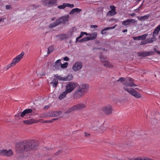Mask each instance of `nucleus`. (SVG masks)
Masks as SVG:
<instances>
[{
  "mask_svg": "<svg viewBox=\"0 0 160 160\" xmlns=\"http://www.w3.org/2000/svg\"><path fill=\"white\" fill-rule=\"evenodd\" d=\"M42 2L44 6L50 7L55 4L57 2V0H44L42 1Z\"/></svg>",
  "mask_w": 160,
  "mask_h": 160,
  "instance_id": "obj_9",
  "label": "nucleus"
},
{
  "mask_svg": "<svg viewBox=\"0 0 160 160\" xmlns=\"http://www.w3.org/2000/svg\"><path fill=\"white\" fill-rule=\"evenodd\" d=\"M56 37L62 40L67 38V35L66 34H63L61 35H57Z\"/></svg>",
  "mask_w": 160,
  "mask_h": 160,
  "instance_id": "obj_29",
  "label": "nucleus"
},
{
  "mask_svg": "<svg viewBox=\"0 0 160 160\" xmlns=\"http://www.w3.org/2000/svg\"><path fill=\"white\" fill-rule=\"evenodd\" d=\"M160 31V24L158 25L155 29L153 32L152 36L154 37H156Z\"/></svg>",
  "mask_w": 160,
  "mask_h": 160,
  "instance_id": "obj_18",
  "label": "nucleus"
},
{
  "mask_svg": "<svg viewBox=\"0 0 160 160\" xmlns=\"http://www.w3.org/2000/svg\"><path fill=\"white\" fill-rule=\"evenodd\" d=\"M147 43H148L147 42V40H146L145 41H142L141 42L140 44L141 45H144V44H146Z\"/></svg>",
  "mask_w": 160,
  "mask_h": 160,
  "instance_id": "obj_48",
  "label": "nucleus"
},
{
  "mask_svg": "<svg viewBox=\"0 0 160 160\" xmlns=\"http://www.w3.org/2000/svg\"><path fill=\"white\" fill-rule=\"evenodd\" d=\"M149 16V15H145L143 16H142L140 17V20L142 21L144 20L148 19V18Z\"/></svg>",
  "mask_w": 160,
  "mask_h": 160,
  "instance_id": "obj_38",
  "label": "nucleus"
},
{
  "mask_svg": "<svg viewBox=\"0 0 160 160\" xmlns=\"http://www.w3.org/2000/svg\"><path fill=\"white\" fill-rule=\"evenodd\" d=\"M88 88L89 86L88 84H82L79 86L78 89L84 94L87 92Z\"/></svg>",
  "mask_w": 160,
  "mask_h": 160,
  "instance_id": "obj_16",
  "label": "nucleus"
},
{
  "mask_svg": "<svg viewBox=\"0 0 160 160\" xmlns=\"http://www.w3.org/2000/svg\"><path fill=\"white\" fill-rule=\"evenodd\" d=\"M51 84H52V86L54 88L56 87L58 83V82L57 80L55 79H53L50 82Z\"/></svg>",
  "mask_w": 160,
  "mask_h": 160,
  "instance_id": "obj_30",
  "label": "nucleus"
},
{
  "mask_svg": "<svg viewBox=\"0 0 160 160\" xmlns=\"http://www.w3.org/2000/svg\"><path fill=\"white\" fill-rule=\"evenodd\" d=\"M116 13V11L111 10L108 12L107 15L108 16H111L115 15Z\"/></svg>",
  "mask_w": 160,
  "mask_h": 160,
  "instance_id": "obj_26",
  "label": "nucleus"
},
{
  "mask_svg": "<svg viewBox=\"0 0 160 160\" xmlns=\"http://www.w3.org/2000/svg\"><path fill=\"white\" fill-rule=\"evenodd\" d=\"M62 152V151H61L60 150V151H58V152H57V153H56L57 155H58V153H59V152Z\"/></svg>",
  "mask_w": 160,
  "mask_h": 160,
  "instance_id": "obj_58",
  "label": "nucleus"
},
{
  "mask_svg": "<svg viewBox=\"0 0 160 160\" xmlns=\"http://www.w3.org/2000/svg\"><path fill=\"white\" fill-rule=\"evenodd\" d=\"M133 39L135 40H140L139 36L134 37L133 38Z\"/></svg>",
  "mask_w": 160,
  "mask_h": 160,
  "instance_id": "obj_46",
  "label": "nucleus"
},
{
  "mask_svg": "<svg viewBox=\"0 0 160 160\" xmlns=\"http://www.w3.org/2000/svg\"><path fill=\"white\" fill-rule=\"evenodd\" d=\"M117 25L116 24L114 26L111 27H107L106 28H105L104 29H103L101 31V34L102 35H103L104 34L106 33V32H105V31L106 30H108L110 29H112L114 28L116 26H117Z\"/></svg>",
  "mask_w": 160,
  "mask_h": 160,
  "instance_id": "obj_25",
  "label": "nucleus"
},
{
  "mask_svg": "<svg viewBox=\"0 0 160 160\" xmlns=\"http://www.w3.org/2000/svg\"><path fill=\"white\" fill-rule=\"evenodd\" d=\"M155 38V37H154L153 36L152 38H148L146 39L147 43H151L153 42L154 41L156 40Z\"/></svg>",
  "mask_w": 160,
  "mask_h": 160,
  "instance_id": "obj_31",
  "label": "nucleus"
},
{
  "mask_svg": "<svg viewBox=\"0 0 160 160\" xmlns=\"http://www.w3.org/2000/svg\"><path fill=\"white\" fill-rule=\"evenodd\" d=\"M55 19V18H52V21H53Z\"/></svg>",
  "mask_w": 160,
  "mask_h": 160,
  "instance_id": "obj_61",
  "label": "nucleus"
},
{
  "mask_svg": "<svg viewBox=\"0 0 160 160\" xmlns=\"http://www.w3.org/2000/svg\"><path fill=\"white\" fill-rule=\"evenodd\" d=\"M130 160H144V157H137L136 158H132L130 159Z\"/></svg>",
  "mask_w": 160,
  "mask_h": 160,
  "instance_id": "obj_37",
  "label": "nucleus"
},
{
  "mask_svg": "<svg viewBox=\"0 0 160 160\" xmlns=\"http://www.w3.org/2000/svg\"><path fill=\"white\" fill-rule=\"evenodd\" d=\"M69 15H65L57 20L59 24L61 23L65 24L69 21Z\"/></svg>",
  "mask_w": 160,
  "mask_h": 160,
  "instance_id": "obj_10",
  "label": "nucleus"
},
{
  "mask_svg": "<svg viewBox=\"0 0 160 160\" xmlns=\"http://www.w3.org/2000/svg\"><path fill=\"white\" fill-rule=\"evenodd\" d=\"M101 110L105 114L108 115L111 114L112 112V108L111 105H108L102 106Z\"/></svg>",
  "mask_w": 160,
  "mask_h": 160,
  "instance_id": "obj_7",
  "label": "nucleus"
},
{
  "mask_svg": "<svg viewBox=\"0 0 160 160\" xmlns=\"http://www.w3.org/2000/svg\"><path fill=\"white\" fill-rule=\"evenodd\" d=\"M148 35V34H145L141 36H139L140 40H144L145 39Z\"/></svg>",
  "mask_w": 160,
  "mask_h": 160,
  "instance_id": "obj_34",
  "label": "nucleus"
},
{
  "mask_svg": "<svg viewBox=\"0 0 160 160\" xmlns=\"http://www.w3.org/2000/svg\"><path fill=\"white\" fill-rule=\"evenodd\" d=\"M82 11V9L76 8L73 9L69 12V14L72 15L75 12H79Z\"/></svg>",
  "mask_w": 160,
  "mask_h": 160,
  "instance_id": "obj_24",
  "label": "nucleus"
},
{
  "mask_svg": "<svg viewBox=\"0 0 160 160\" xmlns=\"http://www.w3.org/2000/svg\"><path fill=\"white\" fill-rule=\"evenodd\" d=\"M61 60L59 59L57 60L53 64V67L55 70H59L61 69Z\"/></svg>",
  "mask_w": 160,
  "mask_h": 160,
  "instance_id": "obj_17",
  "label": "nucleus"
},
{
  "mask_svg": "<svg viewBox=\"0 0 160 160\" xmlns=\"http://www.w3.org/2000/svg\"><path fill=\"white\" fill-rule=\"evenodd\" d=\"M6 8L7 9H9L11 8V6L10 5H6Z\"/></svg>",
  "mask_w": 160,
  "mask_h": 160,
  "instance_id": "obj_51",
  "label": "nucleus"
},
{
  "mask_svg": "<svg viewBox=\"0 0 160 160\" xmlns=\"http://www.w3.org/2000/svg\"><path fill=\"white\" fill-rule=\"evenodd\" d=\"M110 7L111 10L116 11V7L114 5H110Z\"/></svg>",
  "mask_w": 160,
  "mask_h": 160,
  "instance_id": "obj_45",
  "label": "nucleus"
},
{
  "mask_svg": "<svg viewBox=\"0 0 160 160\" xmlns=\"http://www.w3.org/2000/svg\"><path fill=\"white\" fill-rule=\"evenodd\" d=\"M36 143V141L33 140L18 142L16 144V151L19 153H22L29 151L35 148Z\"/></svg>",
  "mask_w": 160,
  "mask_h": 160,
  "instance_id": "obj_1",
  "label": "nucleus"
},
{
  "mask_svg": "<svg viewBox=\"0 0 160 160\" xmlns=\"http://www.w3.org/2000/svg\"><path fill=\"white\" fill-rule=\"evenodd\" d=\"M68 93L67 92H66L65 91L63 92L59 95V99L61 100L64 98L66 97Z\"/></svg>",
  "mask_w": 160,
  "mask_h": 160,
  "instance_id": "obj_21",
  "label": "nucleus"
},
{
  "mask_svg": "<svg viewBox=\"0 0 160 160\" xmlns=\"http://www.w3.org/2000/svg\"><path fill=\"white\" fill-rule=\"evenodd\" d=\"M6 152V149L0 150V155L4 156Z\"/></svg>",
  "mask_w": 160,
  "mask_h": 160,
  "instance_id": "obj_42",
  "label": "nucleus"
},
{
  "mask_svg": "<svg viewBox=\"0 0 160 160\" xmlns=\"http://www.w3.org/2000/svg\"><path fill=\"white\" fill-rule=\"evenodd\" d=\"M45 72L44 71H43V72H42V73H38V74L40 75V76H43V75H45Z\"/></svg>",
  "mask_w": 160,
  "mask_h": 160,
  "instance_id": "obj_52",
  "label": "nucleus"
},
{
  "mask_svg": "<svg viewBox=\"0 0 160 160\" xmlns=\"http://www.w3.org/2000/svg\"><path fill=\"white\" fill-rule=\"evenodd\" d=\"M84 35H89V33H88L85 32H81L80 36L76 38V42H77L78 40L81 38Z\"/></svg>",
  "mask_w": 160,
  "mask_h": 160,
  "instance_id": "obj_23",
  "label": "nucleus"
},
{
  "mask_svg": "<svg viewBox=\"0 0 160 160\" xmlns=\"http://www.w3.org/2000/svg\"><path fill=\"white\" fill-rule=\"evenodd\" d=\"M89 41L88 37H86L85 38H82L79 41H78V42H83L85 41Z\"/></svg>",
  "mask_w": 160,
  "mask_h": 160,
  "instance_id": "obj_39",
  "label": "nucleus"
},
{
  "mask_svg": "<svg viewBox=\"0 0 160 160\" xmlns=\"http://www.w3.org/2000/svg\"><path fill=\"white\" fill-rule=\"evenodd\" d=\"M65 5L66 7H69L70 8H72L74 7V5L73 4H71L68 3H65Z\"/></svg>",
  "mask_w": 160,
  "mask_h": 160,
  "instance_id": "obj_43",
  "label": "nucleus"
},
{
  "mask_svg": "<svg viewBox=\"0 0 160 160\" xmlns=\"http://www.w3.org/2000/svg\"><path fill=\"white\" fill-rule=\"evenodd\" d=\"M85 136L86 137H88L90 136V134L89 133H87L86 132H85Z\"/></svg>",
  "mask_w": 160,
  "mask_h": 160,
  "instance_id": "obj_50",
  "label": "nucleus"
},
{
  "mask_svg": "<svg viewBox=\"0 0 160 160\" xmlns=\"http://www.w3.org/2000/svg\"><path fill=\"white\" fill-rule=\"evenodd\" d=\"M66 7L65 3H63L62 5H59L58 6V8L59 9H63Z\"/></svg>",
  "mask_w": 160,
  "mask_h": 160,
  "instance_id": "obj_41",
  "label": "nucleus"
},
{
  "mask_svg": "<svg viewBox=\"0 0 160 160\" xmlns=\"http://www.w3.org/2000/svg\"><path fill=\"white\" fill-rule=\"evenodd\" d=\"M84 94L78 89L75 92L73 97L74 99H78L82 96Z\"/></svg>",
  "mask_w": 160,
  "mask_h": 160,
  "instance_id": "obj_15",
  "label": "nucleus"
},
{
  "mask_svg": "<svg viewBox=\"0 0 160 160\" xmlns=\"http://www.w3.org/2000/svg\"><path fill=\"white\" fill-rule=\"evenodd\" d=\"M61 114V111H54V117H57L59 116Z\"/></svg>",
  "mask_w": 160,
  "mask_h": 160,
  "instance_id": "obj_36",
  "label": "nucleus"
},
{
  "mask_svg": "<svg viewBox=\"0 0 160 160\" xmlns=\"http://www.w3.org/2000/svg\"><path fill=\"white\" fill-rule=\"evenodd\" d=\"M134 80L132 78H128L127 80L124 82V87H135L137 85L134 83Z\"/></svg>",
  "mask_w": 160,
  "mask_h": 160,
  "instance_id": "obj_8",
  "label": "nucleus"
},
{
  "mask_svg": "<svg viewBox=\"0 0 160 160\" xmlns=\"http://www.w3.org/2000/svg\"><path fill=\"white\" fill-rule=\"evenodd\" d=\"M125 80V78L123 77L120 78L119 79L117 80V81H123Z\"/></svg>",
  "mask_w": 160,
  "mask_h": 160,
  "instance_id": "obj_47",
  "label": "nucleus"
},
{
  "mask_svg": "<svg viewBox=\"0 0 160 160\" xmlns=\"http://www.w3.org/2000/svg\"><path fill=\"white\" fill-rule=\"evenodd\" d=\"M86 107V104L83 103H79L69 108L65 112V113H68L76 110L85 109Z\"/></svg>",
  "mask_w": 160,
  "mask_h": 160,
  "instance_id": "obj_3",
  "label": "nucleus"
},
{
  "mask_svg": "<svg viewBox=\"0 0 160 160\" xmlns=\"http://www.w3.org/2000/svg\"><path fill=\"white\" fill-rule=\"evenodd\" d=\"M12 154L13 152L10 149L8 151L6 150L5 156L9 157L12 156Z\"/></svg>",
  "mask_w": 160,
  "mask_h": 160,
  "instance_id": "obj_28",
  "label": "nucleus"
},
{
  "mask_svg": "<svg viewBox=\"0 0 160 160\" xmlns=\"http://www.w3.org/2000/svg\"><path fill=\"white\" fill-rule=\"evenodd\" d=\"M98 27V26L97 25H91L90 26L91 28H95Z\"/></svg>",
  "mask_w": 160,
  "mask_h": 160,
  "instance_id": "obj_49",
  "label": "nucleus"
},
{
  "mask_svg": "<svg viewBox=\"0 0 160 160\" xmlns=\"http://www.w3.org/2000/svg\"><path fill=\"white\" fill-rule=\"evenodd\" d=\"M49 106H48V105H46V106H45L44 107V108L45 109H48V108H49Z\"/></svg>",
  "mask_w": 160,
  "mask_h": 160,
  "instance_id": "obj_55",
  "label": "nucleus"
},
{
  "mask_svg": "<svg viewBox=\"0 0 160 160\" xmlns=\"http://www.w3.org/2000/svg\"><path fill=\"white\" fill-rule=\"evenodd\" d=\"M100 59L101 62H102L103 65L106 68L112 67L113 66L108 61L106 60V57L101 54L100 56Z\"/></svg>",
  "mask_w": 160,
  "mask_h": 160,
  "instance_id": "obj_6",
  "label": "nucleus"
},
{
  "mask_svg": "<svg viewBox=\"0 0 160 160\" xmlns=\"http://www.w3.org/2000/svg\"><path fill=\"white\" fill-rule=\"evenodd\" d=\"M48 112H46L44 113H43V114H41V117L42 118H45V117H48Z\"/></svg>",
  "mask_w": 160,
  "mask_h": 160,
  "instance_id": "obj_44",
  "label": "nucleus"
},
{
  "mask_svg": "<svg viewBox=\"0 0 160 160\" xmlns=\"http://www.w3.org/2000/svg\"><path fill=\"white\" fill-rule=\"evenodd\" d=\"M137 21L132 19H128L122 22V24L124 26H126L129 25L131 24H134L137 23Z\"/></svg>",
  "mask_w": 160,
  "mask_h": 160,
  "instance_id": "obj_13",
  "label": "nucleus"
},
{
  "mask_svg": "<svg viewBox=\"0 0 160 160\" xmlns=\"http://www.w3.org/2000/svg\"><path fill=\"white\" fill-rule=\"evenodd\" d=\"M74 28H75V29H76L74 27H73V29H74Z\"/></svg>",
  "mask_w": 160,
  "mask_h": 160,
  "instance_id": "obj_63",
  "label": "nucleus"
},
{
  "mask_svg": "<svg viewBox=\"0 0 160 160\" xmlns=\"http://www.w3.org/2000/svg\"><path fill=\"white\" fill-rule=\"evenodd\" d=\"M59 24L58 21L57 19L56 22L50 23L49 25V27L50 28H52L55 27Z\"/></svg>",
  "mask_w": 160,
  "mask_h": 160,
  "instance_id": "obj_22",
  "label": "nucleus"
},
{
  "mask_svg": "<svg viewBox=\"0 0 160 160\" xmlns=\"http://www.w3.org/2000/svg\"><path fill=\"white\" fill-rule=\"evenodd\" d=\"M2 18H0V22L2 20Z\"/></svg>",
  "mask_w": 160,
  "mask_h": 160,
  "instance_id": "obj_62",
  "label": "nucleus"
},
{
  "mask_svg": "<svg viewBox=\"0 0 160 160\" xmlns=\"http://www.w3.org/2000/svg\"><path fill=\"white\" fill-rule=\"evenodd\" d=\"M63 60L65 61H68L69 60V58L67 57H66L65 58H64L63 59Z\"/></svg>",
  "mask_w": 160,
  "mask_h": 160,
  "instance_id": "obj_53",
  "label": "nucleus"
},
{
  "mask_svg": "<svg viewBox=\"0 0 160 160\" xmlns=\"http://www.w3.org/2000/svg\"><path fill=\"white\" fill-rule=\"evenodd\" d=\"M89 37H88L89 40H93L97 36V32H94L91 34H89Z\"/></svg>",
  "mask_w": 160,
  "mask_h": 160,
  "instance_id": "obj_19",
  "label": "nucleus"
},
{
  "mask_svg": "<svg viewBox=\"0 0 160 160\" xmlns=\"http://www.w3.org/2000/svg\"><path fill=\"white\" fill-rule=\"evenodd\" d=\"M52 119V120H50V121H49L48 122H52L54 121L55 120H56V119Z\"/></svg>",
  "mask_w": 160,
  "mask_h": 160,
  "instance_id": "obj_54",
  "label": "nucleus"
},
{
  "mask_svg": "<svg viewBox=\"0 0 160 160\" xmlns=\"http://www.w3.org/2000/svg\"><path fill=\"white\" fill-rule=\"evenodd\" d=\"M82 63L81 62H76L73 65L72 69L75 71H77L79 70L82 67Z\"/></svg>",
  "mask_w": 160,
  "mask_h": 160,
  "instance_id": "obj_14",
  "label": "nucleus"
},
{
  "mask_svg": "<svg viewBox=\"0 0 160 160\" xmlns=\"http://www.w3.org/2000/svg\"><path fill=\"white\" fill-rule=\"evenodd\" d=\"M124 89L131 95L137 98H139L141 97L140 94L132 88L124 87Z\"/></svg>",
  "mask_w": 160,
  "mask_h": 160,
  "instance_id": "obj_5",
  "label": "nucleus"
},
{
  "mask_svg": "<svg viewBox=\"0 0 160 160\" xmlns=\"http://www.w3.org/2000/svg\"><path fill=\"white\" fill-rule=\"evenodd\" d=\"M78 84L73 82H68L65 86V91L68 93L72 92L78 86Z\"/></svg>",
  "mask_w": 160,
  "mask_h": 160,
  "instance_id": "obj_4",
  "label": "nucleus"
},
{
  "mask_svg": "<svg viewBox=\"0 0 160 160\" xmlns=\"http://www.w3.org/2000/svg\"><path fill=\"white\" fill-rule=\"evenodd\" d=\"M54 76L57 78V79H58V80H61L63 81V80L64 79V77H62L61 76L59 75L58 74L55 75Z\"/></svg>",
  "mask_w": 160,
  "mask_h": 160,
  "instance_id": "obj_33",
  "label": "nucleus"
},
{
  "mask_svg": "<svg viewBox=\"0 0 160 160\" xmlns=\"http://www.w3.org/2000/svg\"><path fill=\"white\" fill-rule=\"evenodd\" d=\"M73 76L72 74H69L67 77H64L63 81H70L73 79Z\"/></svg>",
  "mask_w": 160,
  "mask_h": 160,
  "instance_id": "obj_27",
  "label": "nucleus"
},
{
  "mask_svg": "<svg viewBox=\"0 0 160 160\" xmlns=\"http://www.w3.org/2000/svg\"><path fill=\"white\" fill-rule=\"evenodd\" d=\"M141 7V6L140 7H139L138 8H137L136 10H139V9Z\"/></svg>",
  "mask_w": 160,
  "mask_h": 160,
  "instance_id": "obj_59",
  "label": "nucleus"
},
{
  "mask_svg": "<svg viewBox=\"0 0 160 160\" xmlns=\"http://www.w3.org/2000/svg\"><path fill=\"white\" fill-rule=\"evenodd\" d=\"M54 50L53 46L52 45L49 46L48 48L47 54H49L53 52Z\"/></svg>",
  "mask_w": 160,
  "mask_h": 160,
  "instance_id": "obj_32",
  "label": "nucleus"
},
{
  "mask_svg": "<svg viewBox=\"0 0 160 160\" xmlns=\"http://www.w3.org/2000/svg\"><path fill=\"white\" fill-rule=\"evenodd\" d=\"M68 65V63L67 62H65L63 64L61 63V68H66L67 67Z\"/></svg>",
  "mask_w": 160,
  "mask_h": 160,
  "instance_id": "obj_35",
  "label": "nucleus"
},
{
  "mask_svg": "<svg viewBox=\"0 0 160 160\" xmlns=\"http://www.w3.org/2000/svg\"><path fill=\"white\" fill-rule=\"evenodd\" d=\"M154 51H150V52H142L140 54V55L143 57H145L148 56L154 55L155 54V52H157L158 54H160V51L157 50L156 48H154Z\"/></svg>",
  "mask_w": 160,
  "mask_h": 160,
  "instance_id": "obj_12",
  "label": "nucleus"
},
{
  "mask_svg": "<svg viewBox=\"0 0 160 160\" xmlns=\"http://www.w3.org/2000/svg\"><path fill=\"white\" fill-rule=\"evenodd\" d=\"M127 29H125L122 32H127Z\"/></svg>",
  "mask_w": 160,
  "mask_h": 160,
  "instance_id": "obj_56",
  "label": "nucleus"
},
{
  "mask_svg": "<svg viewBox=\"0 0 160 160\" xmlns=\"http://www.w3.org/2000/svg\"><path fill=\"white\" fill-rule=\"evenodd\" d=\"M48 117H54V111H51L48 112Z\"/></svg>",
  "mask_w": 160,
  "mask_h": 160,
  "instance_id": "obj_40",
  "label": "nucleus"
},
{
  "mask_svg": "<svg viewBox=\"0 0 160 160\" xmlns=\"http://www.w3.org/2000/svg\"><path fill=\"white\" fill-rule=\"evenodd\" d=\"M159 39H160V36L159 37Z\"/></svg>",
  "mask_w": 160,
  "mask_h": 160,
  "instance_id": "obj_64",
  "label": "nucleus"
},
{
  "mask_svg": "<svg viewBox=\"0 0 160 160\" xmlns=\"http://www.w3.org/2000/svg\"><path fill=\"white\" fill-rule=\"evenodd\" d=\"M24 54V52H22L20 54L17 55L12 59V62L10 64L8 65L6 67L4 68V70L7 71L11 67L15 66L17 63L21 61Z\"/></svg>",
  "mask_w": 160,
  "mask_h": 160,
  "instance_id": "obj_2",
  "label": "nucleus"
},
{
  "mask_svg": "<svg viewBox=\"0 0 160 160\" xmlns=\"http://www.w3.org/2000/svg\"><path fill=\"white\" fill-rule=\"evenodd\" d=\"M35 120L33 119H30L29 120L23 121V122L25 124L30 125L35 123Z\"/></svg>",
  "mask_w": 160,
  "mask_h": 160,
  "instance_id": "obj_20",
  "label": "nucleus"
},
{
  "mask_svg": "<svg viewBox=\"0 0 160 160\" xmlns=\"http://www.w3.org/2000/svg\"><path fill=\"white\" fill-rule=\"evenodd\" d=\"M99 49V48H93V50L98 49Z\"/></svg>",
  "mask_w": 160,
  "mask_h": 160,
  "instance_id": "obj_60",
  "label": "nucleus"
},
{
  "mask_svg": "<svg viewBox=\"0 0 160 160\" xmlns=\"http://www.w3.org/2000/svg\"><path fill=\"white\" fill-rule=\"evenodd\" d=\"M32 112V110L30 108L26 109H25L22 112H19L15 115V116L18 117L19 116H20L22 118L24 116L27 114L31 113Z\"/></svg>",
  "mask_w": 160,
  "mask_h": 160,
  "instance_id": "obj_11",
  "label": "nucleus"
},
{
  "mask_svg": "<svg viewBox=\"0 0 160 160\" xmlns=\"http://www.w3.org/2000/svg\"><path fill=\"white\" fill-rule=\"evenodd\" d=\"M135 15V14L134 13H132V14H131L130 15L132 16H134Z\"/></svg>",
  "mask_w": 160,
  "mask_h": 160,
  "instance_id": "obj_57",
  "label": "nucleus"
}]
</instances>
